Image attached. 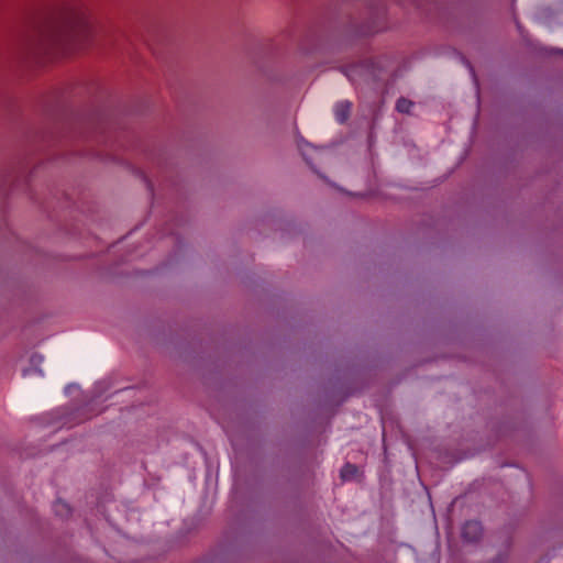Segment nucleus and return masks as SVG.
I'll return each mask as SVG.
<instances>
[{
	"label": "nucleus",
	"mask_w": 563,
	"mask_h": 563,
	"mask_svg": "<svg viewBox=\"0 0 563 563\" xmlns=\"http://www.w3.org/2000/svg\"><path fill=\"white\" fill-rule=\"evenodd\" d=\"M96 33L86 11L77 4H63L51 10L36 26L38 46L45 52L81 48Z\"/></svg>",
	"instance_id": "f257e3e1"
},
{
	"label": "nucleus",
	"mask_w": 563,
	"mask_h": 563,
	"mask_svg": "<svg viewBox=\"0 0 563 563\" xmlns=\"http://www.w3.org/2000/svg\"><path fill=\"white\" fill-rule=\"evenodd\" d=\"M483 533V527L477 520L466 521L462 528V537L465 541L475 542Z\"/></svg>",
	"instance_id": "f03ea898"
},
{
	"label": "nucleus",
	"mask_w": 563,
	"mask_h": 563,
	"mask_svg": "<svg viewBox=\"0 0 563 563\" xmlns=\"http://www.w3.org/2000/svg\"><path fill=\"white\" fill-rule=\"evenodd\" d=\"M352 103L350 101H339L334 106V118L336 122L343 124L350 117Z\"/></svg>",
	"instance_id": "7ed1b4c3"
},
{
	"label": "nucleus",
	"mask_w": 563,
	"mask_h": 563,
	"mask_svg": "<svg viewBox=\"0 0 563 563\" xmlns=\"http://www.w3.org/2000/svg\"><path fill=\"white\" fill-rule=\"evenodd\" d=\"M357 472L358 470L354 464L346 463L342 467L340 475L343 481H351L356 476Z\"/></svg>",
	"instance_id": "20e7f679"
},
{
	"label": "nucleus",
	"mask_w": 563,
	"mask_h": 563,
	"mask_svg": "<svg viewBox=\"0 0 563 563\" xmlns=\"http://www.w3.org/2000/svg\"><path fill=\"white\" fill-rule=\"evenodd\" d=\"M54 512L59 517H66L70 514L68 504L63 500H57L53 506Z\"/></svg>",
	"instance_id": "39448f33"
},
{
	"label": "nucleus",
	"mask_w": 563,
	"mask_h": 563,
	"mask_svg": "<svg viewBox=\"0 0 563 563\" xmlns=\"http://www.w3.org/2000/svg\"><path fill=\"white\" fill-rule=\"evenodd\" d=\"M412 107L413 102L406 98H399L396 102V109L400 113H410Z\"/></svg>",
	"instance_id": "423d86ee"
},
{
	"label": "nucleus",
	"mask_w": 563,
	"mask_h": 563,
	"mask_svg": "<svg viewBox=\"0 0 563 563\" xmlns=\"http://www.w3.org/2000/svg\"><path fill=\"white\" fill-rule=\"evenodd\" d=\"M30 362H31V364H32L33 366H35V367H36V366L41 365V364L44 362V356H43V355H41V354H33V355L31 356Z\"/></svg>",
	"instance_id": "0eeeda50"
},
{
	"label": "nucleus",
	"mask_w": 563,
	"mask_h": 563,
	"mask_svg": "<svg viewBox=\"0 0 563 563\" xmlns=\"http://www.w3.org/2000/svg\"><path fill=\"white\" fill-rule=\"evenodd\" d=\"M357 67H350L346 69L345 75L350 81L355 82L354 74L356 73Z\"/></svg>",
	"instance_id": "6e6552de"
},
{
	"label": "nucleus",
	"mask_w": 563,
	"mask_h": 563,
	"mask_svg": "<svg viewBox=\"0 0 563 563\" xmlns=\"http://www.w3.org/2000/svg\"><path fill=\"white\" fill-rule=\"evenodd\" d=\"M505 562H506V558L504 555H498L490 563H505Z\"/></svg>",
	"instance_id": "1a4fd4ad"
},
{
	"label": "nucleus",
	"mask_w": 563,
	"mask_h": 563,
	"mask_svg": "<svg viewBox=\"0 0 563 563\" xmlns=\"http://www.w3.org/2000/svg\"><path fill=\"white\" fill-rule=\"evenodd\" d=\"M35 371H36V373H37L40 376H44V373H43V371H42L41 368H36Z\"/></svg>",
	"instance_id": "9d476101"
},
{
	"label": "nucleus",
	"mask_w": 563,
	"mask_h": 563,
	"mask_svg": "<svg viewBox=\"0 0 563 563\" xmlns=\"http://www.w3.org/2000/svg\"><path fill=\"white\" fill-rule=\"evenodd\" d=\"M71 387H74V385H68V386L66 387V391H68Z\"/></svg>",
	"instance_id": "9b49d317"
},
{
	"label": "nucleus",
	"mask_w": 563,
	"mask_h": 563,
	"mask_svg": "<svg viewBox=\"0 0 563 563\" xmlns=\"http://www.w3.org/2000/svg\"><path fill=\"white\" fill-rule=\"evenodd\" d=\"M29 374V371H24L23 376H26Z\"/></svg>",
	"instance_id": "f8f14e48"
},
{
	"label": "nucleus",
	"mask_w": 563,
	"mask_h": 563,
	"mask_svg": "<svg viewBox=\"0 0 563 563\" xmlns=\"http://www.w3.org/2000/svg\"><path fill=\"white\" fill-rule=\"evenodd\" d=\"M562 53H563V51H562Z\"/></svg>",
	"instance_id": "ddd939ff"
}]
</instances>
